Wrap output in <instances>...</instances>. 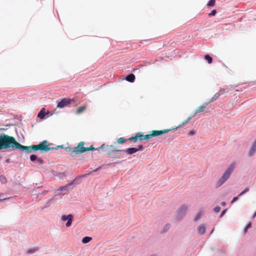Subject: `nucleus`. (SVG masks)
I'll use <instances>...</instances> for the list:
<instances>
[{"label": "nucleus", "instance_id": "41", "mask_svg": "<svg viewBox=\"0 0 256 256\" xmlns=\"http://www.w3.org/2000/svg\"><path fill=\"white\" fill-rule=\"evenodd\" d=\"M38 162H41V161H42V160H41L40 158H38Z\"/></svg>", "mask_w": 256, "mask_h": 256}, {"label": "nucleus", "instance_id": "44", "mask_svg": "<svg viewBox=\"0 0 256 256\" xmlns=\"http://www.w3.org/2000/svg\"><path fill=\"white\" fill-rule=\"evenodd\" d=\"M166 226H170V225H166Z\"/></svg>", "mask_w": 256, "mask_h": 256}, {"label": "nucleus", "instance_id": "32", "mask_svg": "<svg viewBox=\"0 0 256 256\" xmlns=\"http://www.w3.org/2000/svg\"><path fill=\"white\" fill-rule=\"evenodd\" d=\"M239 196H235L233 198L232 200V203H233L234 202H235L236 201L238 200V197Z\"/></svg>", "mask_w": 256, "mask_h": 256}, {"label": "nucleus", "instance_id": "15", "mask_svg": "<svg viewBox=\"0 0 256 256\" xmlns=\"http://www.w3.org/2000/svg\"><path fill=\"white\" fill-rule=\"evenodd\" d=\"M222 90H220L218 92L215 94L213 97L208 102H210V103L218 99L219 96L220 95V94L222 93Z\"/></svg>", "mask_w": 256, "mask_h": 256}, {"label": "nucleus", "instance_id": "39", "mask_svg": "<svg viewBox=\"0 0 256 256\" xmlns=\"http://www.w3.org/2000/svg\"><path fill=\"white\" fill-rule=\"evenodd\" d=\"M190 134H194V132L191 131V132H190Z\"/></svg>", "mask_w": 256, "mask_h": 256}, {"label": "nucleus", "instance_id": "42", "mask_svg": "<svg viewBox=\"0 0 256 256\" xmlns=\"http://www.w3.org/2000/svg\"><path fill=\"white\" fill-rule=\"evenodd\" d=\"M6 200V198H4V199H0V202L2 201V200Z\"/></svg>", "mask_w": 256, "mask_h": 256}, {"label": "nucleus", "instance_id": "12", "mask_svg": "<svg viewBox=\"0 0 256 256\" xmlns=\"http://www.w3.org/2000/svg\"><path fill=\"white\" fill-rule=\"evenodd\" d=\"M126 80L130 82H133L135 80V76L133 74H130L126 76Z\"/></svg>", "mask_w": 256, "mask_h": 256}, {"label": "nucleus", "instance_id": "22", "mask_svg": "<svg viewBox=\"0 0 256 256\" xmlns=\"http://www.w3.org/2000/svg\"><path fill=\"white\" fill-rule=\"evenodd\" d=\"M128 140L124 139L123 138H120L118 140V142L120 144H122Z\"/></svg>", "mask_w": 256, "mask_h": 256}, {"label": "nucleus", "instance_id": "23", "mask_svg": "<svg viewBox=\"0 0 256 256\" xmlns=\"http://www.w3.org/2000/svg\"><path fill=\"white\" fill-rule=\"evenodd\" d=\"M136 136H137V139L138 138H139L140 140H144V135H142V134L140 133H138L136 134Z\"/></svg>", "mask_w": 256, "mask_h": 256}, {"label": "nucleus", "instance_id": "18", "mask_svg": "<svg viewBox=\"0 0 256 256\" xmlns=\"http://www.w3.org/2000/svg\"><path fill=\"white\" fill-rule=\"evenodd\" d=\"M92 238L89 236H85L82 239V242L86 244L92 240Z\"/></svg>", "mask_w": 256, "mask_h": 256}, {"label": "nucleus", "instance_id": "31", "mask_svg": "<svg viewBox=\"0 0 256 256\" xmlns=\"http://www.w3.org/2000/svg\"><path fill=\"white\" fill-rule=\"evenodd\" d=\"M201 215H202V214L200 212L198 213L195 218V220H198L199 219V218L200 217Z\"/></svg>", "mask_w": 256, "mask_h": 256}, {"label": "nucleus", "instance_id": "9", "mask_svg": "<svg viewBox=\"0 0 256 256\" xmlns=\"http://www.w3.org/2000/svg\"><path fill=\"white\" fill-rule=\"evenodd\" d=\"M72 218H73L72 215L70 214L68 216H65V215L62 216L61 217V220L62 221H66V220H68V222L66 223V227H69L72 224Z\"/></svg>", "mask_w": 256, "mask_h": 256}, {"label": "nucleus", "instance_id": "17", "mask_svg": "<svg viewBox=\"0 0 256 256\" xmlns=\"http://www.w3.org/2000/svg\"><path fill=\"white\" fill-rule=\"evenodd\" d=\"M86 108V106H82L80 107H79L76 111L77 114H80L84 112Z\"/></svg>", "mask_w": 256, "mask_h": 256}, {"label": "nucleus", "instance_id": "6", "mask_svg": "<svg viewBox=\"0 0 256 256\" xmlns=\"http://www.w3.org/2000/svg\"><path fill=\"white\" fill-rule=\"evenodd\" d=\"M72 101V100L70 98H64L58 102L57 107L59 108H63L70 104Z\"/></svg>", "mask_w": 256, "mask_h": 256}, {"label": "nucleus", "instance_id": "30", "mask_svg": "<svg viewBox=\"0 0 256 256\" xmlns=\"http://www.w3.org/2000/svg\"><path fill=\"white\" fill-rule=\"evenodd\" d=\"M252 224L251 223H249L247 224L246 227L245 228L244 231L246 232L247 231V230L251 227Z\"/></svg>", "mask_w": 256, "mask_h": 256}, {"label": "nucleus", "instance_id": "26", "mask_svg": "<svg viewBox=\"0 0 256 256\" xmlns=\"http://www.w3.org/2000/svg\"><path fill=\"white\" fill-rule=\"evenodd\" d=\"M37 159V156L34 154H32L30 156V160L32 161H34Z\"/></svg>", "mask_w": 256, "mask_h": 256}, {"label": "nucleus", "instance_id": "8", "mask_svg": "<svg viewBox=\"0 0 256 256\" xmlns=\"http://www.w3.org/2000/svg\"><path fill=\"white\" fill-rule=\"evenodd\" d=\"M188 207L186 206H180L177 210L178 218H182L186 214Z\"/></svg>", "mask_w": 256, "mask_h": 256}, {"label": "nucleus", "instance_id": "16", "mask_svg": "<svg viewBox=\"0 0 256 256\" xmlns=\"http://www.w3.org/2000/svg\"><path fill=\"white\" fill-rule=\"evenodd\" d=\"M198 232L200 234H203L206 232V228L203 224L200 225L198 228Z\"/></svg>", "mask_w": 256, "mask_h": 256}, {"label": "nucleus", "instance_id": "3", "mask_svg": "<svg viewBox=\"0 0 256 256\" xmlns=\"http://www.w3.org/2000/svg\"><path fill=\"white\" fill-rule=\"evenodd\" d=\"M236 166L235 162H232L227 168L223 175L218 180L216 183L217 186H222L230 176Z\"/></svg>", "mask_w": 256, "mask_h": 256}, {"label": "nucleus", "instance_id": "11", "mask_svg": "<svg viewBox=\"0 0 256 256\" xmlns=\"http://www.w3.org/2000/svg\"><path fill=\"white\" fill-rule=\"evenodd\" d=\"M124 150V152H125L128 154H132L138 151V149L136 148H127Z\"/></svg>", "mask_w": 256, "mask_h": 256}, {"label": "nucleus", "instance_id": "19", "mask_svg": "<svg viewBox=\"0 0 256 256\" xmlns=\"http://www.w3.org/2000/svg\"><path fill=\"white\" fill-rule=\"evenodd\" d=\"M216 0H210L207 4V6L209 7L214 6L215 5Z\"/></svg>", "mask_w": 256, "mask_h": 256}, {"label": "nucleus", "instance_id": "29", "mask_svg": "<svg viewBox=\"0 0 256 256\" xmlns=\"http://www.w3.org/2000/svg\"><path fill=\"white\" fill-rule=\"evenodd\" d=\"M216 14V10H213L209 14V16H215Z\"/></svg>", "mask_w": 256, "mask_h": 256}, {"label": "nucleus", "instance_id": "37", "mask_svg": "<svg viewBox=\"0 0 256 256\" xmlns=\"http://www.w3.org/2000/svg\"><path fill=\"white\" fill-rule=\"evenodd\" d=\"M221 204V205H222V206H226V202H221V204Z\"/></svg>", "mask_w": 256, "mask_h": 256}, {"label": "nucleus", "instance_id": "25", "mask_svg": "<svg viewBox=\"0 0 256 256\" xmlns=\"http://www.w3.org/2000/svg\"><path fill=\"white\" fill-rule=\"evenodd\" d=\"M249 188H246L240 194L238 195V196H240L242 194H245L246 192L249 191Z\"/></svg>", "mask_w": 256, "mask_h": 256}, {"label": "nucleus", "instance_id": "4", "mask_svg": "<svg viewBox=\"0 0 256 256\" xmlns=\"http://www.w3.org/2000/svg\"><path fill=\"white\" fill-rule=\"evenodd\" d=\"M50 144H48L47 140H43L38 144L32 145V151L40 150L42 152H48L54 148H50Z\"/></svg>", "mask_w": 256, "mask_h": 256}, {"label": "nucleus", "instance_id": "21", "mask_svg": "<svg viewBox=\"0 0 256 256\" xmlns=\"http://www.w3.org/2000/svg\"><path fill=\"white\" fill-rule=\"evenodd\" d=\"M72 184V183H70V184H68L66 186L60 187V190L62 191L68 190V186H71Z\"/></svg>", "mask_w": 256, "mask_h": 256}, {"label": "nucleus", "instance_id": "13", "mask_svg": "<svg viewBox=\"0 0 256 256\" xmlns=\"http://www.w3.org/2000/svg\"><path fill=\"white\" fill-rule=\"evenodd\" d=\"M256 150V142L254 141L252 144V147L250 150L249 154L250 156H252L254 154V152Z\"/></svg>", "mask_w": 256, "mask_h": 256}, {"label": "nucleus", "instance_id": "40", "mask_svg": "<svg viewBox=\"0 0 256 256\" xmlns=\"http://www.w3.org/2000/svg\"><path fill=\"white\" fill-rule=\"evenodd\" d=\"M256 216V211L254 212V216Z\"/></svg>", "mask_w": 256, "mask_h": 256}, {"label": "nucleus", "instance_id": "43", "mask_svg": "<svg viewBox=\"0 0 256 256\" xmlns=\"http://www.w3.org/2000/svg\"><path fill=\"white\" fill-rule=\"evenodd\" d=\"M46 192H42V194H45Z\"/></svg>", "mask_w": 256, "mask_h": 256}, {"label": "nucleus", "instance_id": "27", "mask_svg": "<svg viewBox=\"0 0 256 256\" xmlns=\"http://www.w3.org/2000/svg\"><path fill=\"white\" fill-rule=\"evenodd\" d=\"M220 209H221V208H220V206H216L214 208V212H216V213H218V212L220 210Z\"/></svg>", "mask_w": 256, "mask_h": 256}, {"label": "nucleus", "instance_id": "45", "mask_svg": "<svg viewBox=\"0 0 256 256\" xmlns=\"http://www.w3.org/2000/svg\"><path fill=\"white\" fill-rule=\"evenodd\" d=\"M156 256L155 255H152V256Z\"/></svg>", "mask_w": 256, "mask_h": 256}, {"label": "nucleus", "instance_id": "38", "mask_svg": "<svg viewBox=\"0 0 256 256\" xmlns=\"http://www.w3.org/2000/svg\"><path fill=\"white\" fill-rule=\"evenodd\" d=\"M221 90H222V93L220 94H223V92H224V89H223V90L221 89Z\"/></svg>", "mask_w": 256, "mask_h": 256}, {"label": "nucleus", "instance_id": "33", "mask_svg": "<svg viewBox=\"0 0 256 256\" xmlns=\"http://www.w3.org/2000/svg\"><path fill=\"white\" fill-rule=\"evenodd\" d=\"M190 118H190V117L188 118V119H187L184 122H182V125H184V124H186V123L188 122V120H190Z\"/></svg>", "mask_w": 256, "mask_h": 256}, {"label": "nucleus", "instance_id": "5", "mask_svg": "<svg viewBox=\"0 0 256 256\" xmlns=\"http://www.w3.org/2000/svg\"><path fill=\"white\" fill-rule=\"evenodd\" d=\"M170 130V129H165L163 130H153L150 132L148 134L144 136V140H148L152 137L158 136L162 134L167 133Z\"/></svg>", "mask_w": 256, "mask_h": 256}, {"label": "nucleus", "instance_id": "20", "mask_svg": "<svg viewBox=\"0 0 256 256\" xmlns=\"http://www.w3.org/2000/svg\"><path fill=\"white\" fill-rule=\"evenodd\" d=\"M205 59L208 61V64H211L212 62V58L209 55H206Z\"/></svg>", "mask_w": 256, "mask_h": 256}, {"label": "nucleus", "instance_id": "36", "mask_svg": "<svg viewBox=\"0 0 256 256\" xmlns=\"http://www.w3.org/2000/svg\"><path fill=\"white\" fill-rule=\"evenodd\" d=\"M138 148V150H143V146L142 145H139Z\"/></svg>", "mask_w": 256, "mask_h": 256}, {"label": "nucleus", "instance_id": "46", "mask_svg": "<svg viewBox=\"0 0 256 256\" xmlns=\"http://www.w3.org/2000/svg\"><path fill=\"white\" fill-rule=\"evenodd\" d=\"M254 141H256V140H255Z\"/></svg>", "mask_w": 256, "mask_h": 256}, {"label": "nucleus", "instance_id": "10", "mask_svg": "<svg viewBox=\"0 0 256 256\" xmlns=\"http://www.w3.org/2000/svg\"><path fill=\"white\" fill-rule=\"evenodd\" d=\"M210 104V102H206L204 103L202 105L200 106L198 108V109L196 110L194 116L198 113L204 112V110L205 108H206V106Z\"/></svg>", "mask_w": 256, "mask_h": 256}, {"label": "nucleus", "instance_id": "34", "mask_svg": "<svg viewBox=\"0 0 256 256\" xmlns=\"http://www.w3.org/2000/svg\"><path fill=\"white\" fill-rule=\"evenodd\" d=\"M190 118H190V117L188 118V119H187L184 122H182V125H184V124H186V123L188 122V120H190Z\"/></svg>", "mask_w": 256, "mask_h": 256}, {"label": "nucleus", "instance_id": "24", "mask_svg": "<svg viewBox=\"0 0 256 256\" xmlns=\"http://www.w3.org/2000/svg\"><path fill=\"white\" fill-rule=\"evenodd\" d=\"M128 140H129V141H132V140H134V142H136L137 140H138V139H137V136H136V135L134 136H132L129 138L128 139Z\"/></svg>", "mask_w": 256, "mask_h": 256}, {"label": "nucleus", "instance_id": "14", "mask_svg": "<svg viewBox=\"0 0 256 256\" xmlns=\"http://www.w3.org/2000/svg\"><path fill=\"white\" fill-rule=\"evenodd\" d=\"M46 113L45 112L44 108H42L38 114V116L41 120L44 119L45 118Z\"/></svg>", "mask_w": 256, "mask_h": 256}, {"label": "nucleus", "instance_id": "28", "mask_svg": "<svg viewBox=\"0 0 256 256\" xmlns=\"http://www.w3.org/2000/svg\"><path fill=\"white\" fill-rule=\"evenodd\" d=\"M36 251V248L30 249L28 251V254H33Z\"/></svg>", "mask_w": 256, "mask_h": 256}, {"label": "nucleus", "instance_id": "35", "mask_svg": "<svg viewBox=\"0 0 256 256\" xmlns=\"http://www.w3.org/2000/svg\"><path fill=\"white\" fill-rule=\"evenodd\" d=\"M226 212V210H223L222 213L220 214V218H222L225 212Z\"/></svg>", "mask_w": 256, "mask_h": 256}, {"label": "nucleus", "instance_id": "1", "mask_svg": "<svg viewBox=\"0 0 256 256\" xmlns=\"http://www.w3.org/2000/svg\"><path fill=\"white\" fill-rule=\"evenodd\" d=\"M11 148L14 150L18 149L20 150L25 151L26 153L32 152V146H24L16 142V139L11 136L6 134L0 136V150Z\"/></svg>", "mask_w": 256, "mask_h": 256}, {"label": "nucleus", "instance_id": "7", "mask_svg": "<svg viewBox=\"0 0 256 256\" xmlns=\"http://www.w3.org/2000/svg\"><path fill=\"white\" fill-rule=\"evenodd\" d=\"M105 148V152L108 154L110 153H117L118 152H122L124 151V150H116V148L112 146H108L106 145V146H104V148Z\"/></svg>", "mask_w": 256, "mask_h": 256}, {"label": "nucleus", "instance_id": "2", "mask_svg": "<svg viewBox=\"0 0 256 256\" xmlns=\"http://www.w3.org/2000/svg\"><path fill=\"white\" fill-rule=\"evenodd\" d=\"M84 142H81L78 144L77 146L74 147L73 149L70 148H66V150L68 149L70 150V156H74V154H80L88 150L102 149L104 148V144H103L97 148H94L93 146H91L88 148H85L84 146Z\"/></svg>", "mask_w": 256, "mask_h": 256}]
</instances>
